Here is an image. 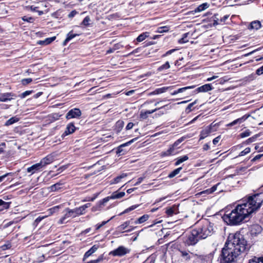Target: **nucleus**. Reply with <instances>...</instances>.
<instances>
[{"label":"nucleus","mask_w":263,"mask_h":263,"mask_svg":"<svg viewBox=\"0 0 263 263\" xmlns=\"http://www.w3.org/2000/svg\"><path fill=\"white\" fill-rule=\"evenodd\" d=\"M263 199L259 194L249 196L243 200V203L238 204L229 213L222 216L223 220L229 225L239 224L249 215L257 211L261 206Z\"/></svg>","instance_id":"f257e3e1"},{"label":"nucleus","mask_w":263,"mask_h":263,"mask_svg":"<svg viewBox=\"0 0 263 263\" xmlns=\"http://www.w3.org/2000/svg\"><path fill=\"white\" fill-rule=\"evenodd\" d=\"M249 249V245L240 233L230 234L221 251L223 263H235Z\"/></svg>","instance_id":"f03ea898"},{"label":"nucleus","mask_w":263,"mask_h":263,"mask_svg":"<svg viewBox=\"0 0 263 263\" xmlns=\"http://www.w3.org/2000/svg\"><path fill=\"white\" fill-rule=\"evenodd\" d=\"M90 206V203H88L79 208L74 209L67 208L65 210V213L64 215L60 218L58 221L59 224H63L67 221L66 219L70 217H76L78 216L83 215L85 212V210Z\"/></svg>","instance_id":"7ed1b4c3"},{"label":"nucleus","mask_w":263,"mask_h":263,"mask_svg":"<svg viewBox=\"0 0 263 263\" xmlns=\"http://www.w3.org/2000/svg\"><path fill=\"white\" fill-rule=\"evenodd\" d=\"M195 230L198 231L199 237L201 239H205L213 233V224L205 220L201 227Z\"/></svg>","instance_id":"20e7f679"},{"label":"nucleus","mask_w":263,"mask_h":263,"mask_svg":"<svg viewBox=\"0 0 263 263\" xmlns=\"http://www.w3.org/2000/svg\"><path fill=\"white\" fill-rule=\"evenodd\" d=\"M201 239L199 237L198 232L196 230H193L189 235L185 241L186 243L189 246H193L196 244Z\"/></svg>","instance_id":"39448f33"},{"label":"nucleus","mask_w":263,"mask_h":263,"mask_svg":"<svg viewBox=\"0 0 263 263\" xmlns=\"http://www.w3.org/2000/svg\"><path fill=\"white\" fill-rule=\"evenodd\" d=\"M130 252V250L124 246H120L116 249L112 251L110 254L114 256H122Z\"/></svg>","instance_id":"423d86ee"},{"label":"nucleus","mask_w":263,"mask_h":263,"mask_svg":"<svg viewBox=\"0 0 263 263\" xmlns=\"http://www.w3.org/2000/svg\"><path fill=\"white\" fill-rule=\"evenodd\" d=\"M82 115V112L79 108H74L68 111L66 115V119L70 120L73 118L78 119Z\"/></svg>","instance_id":"0eeeda50"},{"label":"nucleus","mask_w":263,"mask_h":263,"mask_svg":"<svg viewBox=\"0 0 263 263\" xmlns=\"http://www.w3.org/2000/svg\"><path fill=\"white\" fill-rule=\"evenodd\" d=\"M55 157L53 155L50 154L45 158H43L40 162L41 166L43 168L46 165L50 164L54 160Z\"/></svg>","instance_id":"6e6552de"},{"label":"nucleus","mask_w":263,"mask_h":263,"mask_svg":"<svg viewBox=\"0 0 263 263\" xmlns=\"http://www.w3.org/2000/svg\"><path fill=\"white\" fill-rule=\"evenodd\" d=\"M16 97V95L10 92L0 93V102H7Z\"/></svg>","instance_id":"1a4fd4ad"},{"label":"nucleus","mask_w":263,"mask_h":263,"mask_svg":"<svg viewBox=\"0 0 263 263\" xmlns=\"http://www.w3.org/2000/svg\"><path fill=\"white\" fill-rule=\"evenodd\" d=\"M167 105H164L163 106L158 108H155L154 109L151 110H141L140 113V119L142 120L146 119L148 118V115L150 114H152L155 111H156L158 110H159L160 109H162L163 107H165Z\"/></svg>","instance_id":"9d476101"},{"label":"nucleus","mask_w":263,"mask_h":263,"mask_svg":"<svg viewBox=\"0 0 263 263\" xmlns=\"http://www.w3.org/2000/svg\"><path fill=\"white\" fill-rule=\"evenodd\" d=\"M212 124H211L210 125L204 128L200 132V140L203 139L205 138L206 137H208L209 135V134L212 132Z\"/></svg>","instance_id":"9b49d317"},{"label":"nucleus","mask_w":263,"mask_h":263,"mask_svg":"<svg viewBox=\"0 0 263 263\" xmlns=\"http://www.w3.org/2000/svg\"><path fill=\"white\" fill-rule=\"evenodd\" d=\"M262 231V228L259 224H253L250 227V234L252 236H256Z\"/></svg>","instance_id":"f8f14e48"},{"label":"nucleus","mask_w":263,"mask_h":263,"mask_svg":"<svg viewBox=\"0 0 263 263\" xmlns=\"http://www.w3.org/2000/svg\"><path fill=\"white\" fill-rule=\"evenodd\" d=\"M130 224V221H126L125 222H124L123 224L119 226L117 228V229H118V231H122L129 227V229L125 230V232H129L133 231V230H134L135 228V227H134L132 226H129Z\"/></svg>","instance_id":"ddd939ff"},{"label":"nucleus","mask_w":263,"mask_h":263,"mask_svg":"<svg viewBox=\"0 0 263 263\" xmlns=\"http://www.w3.org/2000/svg\"><path fill=\"white\" fill-rule=\"evenodd\" d=\"M213 87L211 84H206L200 87L197 88L194 92L195 93L198 92H205L209 91L213 89Z\"/></svg>","instance_id":"4468645a"},{"label":"nucleus","mask_w":263,"mask_h":263,"mask_svg":"<svg viewBox=\"0 0 263 263\" xmlns=\"http://www.w3.org/2000/svg\"><path fill=\"white\" fill-rule=\"evenodd\" d=\"M250 115H245L241 118H238L235 120H234L233 122L228 124L227 125V126H232L236 124H240L241 123L245 122L249 117Z\"/></svg>","instance_id":"2eb2a0df"},{"label":"nucleus","mask_w":263,"mask_h":263,"mask_svg":"<svg viewBox=\"0 0 263 263\" xmlns=\"http://www.w3.org/2000/svg\"><path fill=\"white\" fill-rule=\"evenodd\" d=\"M42 168V166H41V164L39 162L32 165L31 166L29 167H28L27 169V171L28 173H30L32 175L35 173L39 171Z\"/></svg>","instance_id":"dca6fc26"},{"label":"nucleus","mask_w":263,"mask_h":263,"mask_svg":"<svg viewBox=\"0 0 263 263\" xmlns=\"http://www.w3.org/2000/svg\"><path fill=\"white\" fill-rule=\"evenodd\" d=\"M76 129V127L73 123H70L67 125L66 129L63 135L67 136L73 133Z\"/></svg>","instance_id":"f3484780"},{"label":"nucleus","mask_w":263,"mask_h":263,"mask_svg":"<svg viewBox=\"0 0 263 263\" xmlns=\"http://www.w3.org/2000/svg\"><path fill=\"white\" fill-rule=\"evenodd\" d=\"M98 249V246L93 245L89 250H88L84 254L83 260L86 259L93 253H94Z\"/></svg>","instance_id":"a211bd4d"},{"label":"nucleus","mask_w":263,"mask_h":263,"mask_svg":"<svg viewBox=\"0 0 263 263\" xmlns=\"http://www.w3.org/2000/svg\"><path fill=\"white\" fill-rule=\"evenodd\" d=\"M209 4L207 3H203L199 5L194 11H191V13L194 14L195 13L201 12L209 8Z\"/></svg>","instance_id":"6ab92c4d"},{"label":"nucleus","mask_w":263,"mask_h":263,"mask_svg":"<svg viewBox=\"0 0 263 263\" xmlns=\"http://www.w3.org/2000/svg\"><path fill=\"white\" fill-rule=\"evenodd\" d=\"M261 27V23L259 21H254L252 22L248 28L249 29L258 30Z\"/></svg>","instance_id":"aec40b11"},{"label":"nucleus","mask_w":263,"mask_h":263,"mask_svg":"<svg viewBox=\"0 0 263 263\" xmlns=\"http://www.w3.org/2000/svg\"><path fill=\"white\" fill-rule=\"evenodd\" d=\"M176 153V149L172 145L167 151L163 152L162 153V155L163 156H166L175 155Z\"/></svg>","instance_id":"412c9836"},{"label":"nucleus","mask_w":263,"mask_h":263,"mask_svg":"<svg viewBox=\"0 0 263 263\" xmlns=\"http://www.w3.org/2000/svg\"><path fill=\"white\" fill-rule=\"evenodd\" d=\"M149 217V216L148 215L144 214L141 217L138 218L136 220H135L134 223L136 224L143 223V222L148 220Z\"/></svg>","instance_id":"4be33fe9"},{"label":"nucleus","mask_w":263,"mask_h":263,"mask_svg":"<svg viewBox=\"0 0 263 263\" xmlns=\"http://www.w3.org/2000/svg\"><path fill=\"white\" fill-rule=\"evenodd\" d=\"M127 176V174L123 173L121 174L120 176H117V177L115 178L113 180L110 181V184H117L120 182L122 179L126 177Z\"/></svg>","instance_id":"5701e85b"},{"label":"nucleus","mask_w":263,"mask_h":263,"mask_svg":"<svg viewBox=\"0 0 263 263\" xmlns=\"http://www.w3.org/2000/svg\"><path fill=\"white\" fill-rule=\"evenodd\" d=\"M55 38H56L55 36H53V37H51L47 38L45 40L39 41L37 42V44H40V45H48V44H50L53 41H54Z\"/></svg>","instance_id":"b1692460"},{"label":"nucleus","mask_w":263,"mask_h":263,"mask_svg":"<svg viewBox=\"0 0 263 263\" xmlns=\"http://www.w3.org/2000/svg\"><path fill=\"white\" fill-rule=\"evenodd\" d=\"M194 87H195V86L193 85V86H187V87H185L180 88L178 89V90H175L173 92L171 93V95L174 96V95H177V94H178L179 93L183 92H184L185 90H186L187 89H193Z\"/></svg>","instance_id":"393cba45"},{"label":"nucleus","mask_w":263,"mask_h":263,"mask_svg":"<svg viewBox=\"0 0 263 263\" xmlns=\"http://www.w3.org/2000/svg\"><path fill=\"white\" fill-rule=\"evenodd\" d=\"M170 88V87H163L162 88H157V89H155L154 91H153V92H152L151 93V95H158V94L163 93V92H165L166 90H167Z\"/></svg>","instance_id":"a878e982"},{"label":"nucleus","mask_w":263,"mask_h":263,"mask_svg":"<svg viewBox=\"0 0 263 263\" xmlns=\"http://www.w3.org/2000/svg\"><path fill=\"white\" fill-rule=\"evenodd\" d=\"M20 119L17 117L16 116H14V117H13L12 118H11L10 119H9V120H8L5 125L6 126H9V125H11L17 122H18L19 121Z\"/></svg>","instance_id":"bb28decb"},{"label":"nucleus","mask_w":263,"mask_h":263,"mask_svg":"<svg viewBox=\"0 0 263 263\" xmlns=\"http://www.w3.org/2000/svg\"><path fill=\"white\" fill-rule=\"evenodd\" d=\"M177 208L176 206H173L167 209L166 211V213L168 216H172L173 214H176Z\"/></svg>","instance_id":"cd10ccee"},{"label":"nucleus","mask_w":263,"mask_h":263,"mask_svg":"<svg viewBox=\"0 0 263 263\" xmlns=\"http://www.w3.org/2000/svg\"><path fill=\"white\" fill-rule=\"evenodd\" d=\"M188 159L189 157L187 155H184L182 157H179L176 159V161L175 163V165L176 166L179 165L180 164L187 160Z\"/></svg>","instance_id":"c85d7f7f"},{"label":"nucleus","mask_w":263,"mask_h":263,"mask_svg":"<svg viewBox=\"0 0 263 263\" xmlns=\"http://www.w3.org/2000/svg\"><path fill=\"white\" fill-rule=\"evenodd\" d=\"M125 195V193L123 192H121L120 193L114 192L110 196V198L112 199H119L123 197Z\"/></svg>","instance_id":"c756f323"},{"label":"nucleus","mask_w":263,"mask_h":263,"mask_svg":"<svg viewBox=\"0 0 263 263\" xmlns=\"http://www.w3.org/2000/svg\"><path fill=\"white\" fill-rule=\"evenodd\" d=\"M63 184L62 183H61V182L57 183L51 186V187H50L51 190L52 191H58V190L61 189L62 188H63Z\"/></svg>","instance_id":"7c9ffc66"},{"label":"nucleus","mask_w":263,"mask_h":263,"mask_svg":"<svg viewBox=\"0 0 263 263\" xmlns=\"http://www.w3.org/2000/svg\"><path fill=\"white\" fill-rule=\"evenodd\" d=\"M149 36V33L147 32H143L140 34L137 38V41L141 42L144 41L146 37Z\"/></svg>","instance_id":"2f4dec72"},{"label":"nucleus","mask_w":263,"mask_h":263,"mask_svg":"<svg viewBox=\"0 0 263 263\" xmlns=\"http://www.w3.org/2000/svg\"><path fill=\"white\" fill-rule=\"evenodd\" d=\"M10 203L9 202H5L2 199H0V211L3 210L4 209H7L9 207Z\"/></svg>","instance_id":"473e14b6"},{"label":"nucleus","mask_w":263,"mask_h":263,"mask_svg":"<svg viewBox=\"0 0 263 263\" xmlns=\"http://www.w3.org/2000/svg\"><path fill=\"white\" fill-rule=\"evenodd\" d=\"M248 263H263V257H254L249 260Z\"/></svg>","instance_id":"72a5a7b5"},{"label":"nucleus","mask_w":263,"mask_h":263,"mask_svg":"<svg viewBox=\"0 0 263 263\" xmlns=\"http://www.w3.org/2000/svg\"><path fill=\"white\" fill-rule=\"evenodd\" d=\"M182 167H180L179 168H177L174 170L173 172H172L170 174L168 175V177L170 178H172L174 177L175 176H176L177 174H178L181 170H182Z\"/></svg>","instance_id":"f704fd0d"},{"label":"nucleus","mask_w":263,"mask_h":263,"mask_svg":"<svg viewBox=\"0 0 263 263\" xmlns=\"http://www.w3.org/2000/svg\"><path fill=\"white\" fill-rule=\"evenodd\" d=\"M111 199L110 198V197H107L104 199H103L102 200H100L99 202V205H98V208L100 209V208H101L104 205V204L107 202L109 199Z\"/></svg>","instance_id":"c9c22d12"},{"label":"nucleus","mask_w":263,"mask_h":263,"mask_svg":"<svg viewBox=\"0 0 263 263\" xmlns=\"http://www.w3.org/2000/svg\"><path fill=\"white\" fill-rule=\"evenodd\" d=\"M138 206V205H132L131 206H130L129 208L125 209L123 212H122V213H121L119 215H122L124 214H125V213H127L132 210H135V209H136L137 207Z\"/></svg>","instance_id":"e433bc0d"},{"label":"nucleus","mask_w":263,"mask_h":263,"mask_svg":"<svg viewBox=\"0 0 263 263\" xmlns=\"http://www.w3.org/2000/svg\"><path fill=\"white\" fill-rule=\"evenodd\" d=\"M138 206V205H132L131 206H130L129 208L125 209L123 212H122V213H121L119 215H122L124 214H125V213H127L132 210H135V209H136L137 207Z\"/></svg>","instance_id":"4c0bfd02"},{"label":"nucleus","mask_w":263,"mask_h":263,"mask_svg":"<svg viewBox=\"0 0 263 263\" xmlns=\"http://www.w3.org/2000/svg\"><path fill=\"white\" fill-rule=\"evenodd\" d=\"M189 34V33H185L183 34L182 37L179 40V42L181 44L187 43L188 42L187 37Z\"/></svg>","instance_id":"58836bf2"},{"label":"nucleus","mask_w":263,"mask_h":263,"mask_svg":"<svg viewBox=\"0 0 263 263\" xmlns=\"http://www.w3.org/2000/svg\"><path fill=\"white\" fill-rule=\"evenodd\" d=\"M170 68V65L168 62H166L165 64L160 66L158 70L160 71L164 70V69H167Z\"/></svg>","instance_id":"ea45409f"},{"label":"nucleus","mask_w":263,"mask_h":263,"mask_svg":"<svg viewBox=\"0 0 263 263\" xmlns=\"http://www.w3.org/2000/svg\"><path fill=\"white\" fill-rule=\"evenodd\" d=\"M168 30H169L168 27L163 26V27H159L158 28L157 32L159 33H164V32H166L168 31Z\"/></svg>","instance_id":"a19ab883"},{"label":"nucleus","mask_w":263,"mask_h":263,"mask_svg":"<svg viewBox=\"0 0 263 263\" xmlns=\"http://www.w3.org/2000/svg\"><path fill=\"white\" fill-rule=\"evenodd\" d=\"M251 151L250 148L247 147L243 151H241L239 154L238 155V157H240L242 156H245L248 154H249Z\"/></svg>","instance_id":"79ce46f5"},{"label":"nucleus","mask_w":263,"mask_h":263,"mask_svg":"<svg viewBox=\"0 0 263 263\" xmlns=\"http://www.w3.org/2000/svg\"><path fill=\"white\" fill-rule=\"evenodd\" d=\"M114 217V216H112L110 218V219L107 220V221H103L101 224H98L96 226V230H98L99 229H100L102 227H103V226H104L105 224H106L110 220L112 219Z\"/></svg>","instance_id":"37998d69"},{"label":"nucleus","mask_w":263,"mask_h":263,"mask_svg":"<svg viewBox=\"0 0 263 263\" xmlns=\"http://www.w3.org/2000/svg\"><path fill=\"white\" fill-rule=\"evenodd\" d=\"M90 21V17L88 16H86L82 22V25L87 26L89 24V22Z\"/></svg>","instance_id":"c03bdc74"},{"label":"nucleus","mask_w":263,"mask_h":263,"mask_svg":"<svg viewBox=\"0 0 263 263\" xmlns=\"http://www.w3.org/2000/svg\"><path fill=\"white\" fill-rule=\"evenodd\" d=\"M32 92H33V90H27V91H25V92H24L22 93H21L20 95V97L22 99L25 98L27 96L31 95L32 93Z\"/></svg>","instance_id":"a18cd8bd"},{"label":"nucleus","mask_w":263,"mask_h":263,"mask_svg":"<svg viewBox=\"0 0 263 263\" xmlns=\"http://www.w3.org/2000/svg\"><path fill=\"white\" fill-rule=\"evenodd\" d=\"M251 133L249 130H247L245 131L244 132L241 133L240 134V137L242 138L247 137H249L251 135Z\"/></svg>","instance_id":"49530a36"},{"label":"nucleus","mask_w":263,"mask_h":263,"mask_svg":"<svg viewBox=\"0 0 263 263\" xmlns=\"http://www.w3.org/2000/svg\"><path fill=\"white\" fill-rule=\"evenodd\" d=\"M116 126L117 127H118V132H120V130L123 128L124 126V122L123 121H118L117 122Z\"/></svg>","instance_id":"de8ad7c7"},{"label":"nucleus","mask_w":263,"mask_h":263,"mask_svg":"<svg viewBox=\"0 0 263 263\" xmlns=\"http://www.w3.org/2000/svg\"><path fill=\"white\" fill-rule=\"evenodd\" d=\"M79 35L78 34H73L72 33V31H70L69 32L67 35V39L69 40V41H70L71 40H72L73 38H74V37L77 36Z\"/></svg>","instance_id":"09e8293b"},{"label":"nucleus","mask_w":263,"mask_h":263,"mask_svg":"<svg viewBox=\"0 0 263 263\" xmlns=\"http://www.w3.org/2000/svg\"><path fill=\"white\" fill-rule=\"evenodd\" d=\"M103 260V257L100 256L97 259L91 260L87 263H100Z\"/></svg>","instance_id":"8fccbe9b"},{"label":"nucleus","mask_w":263,"mask_h":263,"mask_svg":"<svg viewBox=\"0 0 263 263\" xmlns=\"http://www.w3.org/2000/svg\"><path fill=\"white\" fill-rule=\"evenodd\" d=\"M32 81L31 78L24 79L22 80V83L23 85H25L31 83Z\"/></svg>","instance_id":"3c124183"},{"label":"nucleus","mask_w":263,"mask_h":263,"mask_svg":"<svg viewBox=\"0 0 263 263\" xmlns=\"http://www.w3.org/2000/svg\"><path fill=\"white\" fill-rule=\"evenodd\" d=\"M11 247V245L10 243H8V244H5V245H4L3 246H2L1 247H0V249L2 250V251H5L7 249H10Z\"/></svg>","instance_id":"603ef678"},{"label":"nucleus","mask_w":263,"mask_h":263,"mask_svg":"<svg viewBox=\"0 0 263 263\" xmlns=\"http://www.w3.org/2000/svg\"><path fill=\"white\" fill-rule=\"evenodd\" d=\"M23 20L24 21H26L28 22L32 23L34 21V18L32 17H27L26 16H24L22 18Z\"/></svg>","instance_id":"864d4df0"},{"label":"nucleus","mask_w":263,"mask_h":263,"mask_svg":"<svg viewBox=\"0 0 263 263\" xmlns=\"http://www.w3.org/2000/svg\"><path fill=\"white\" fill-rule=\"evenodd\" d=\"M138 139V138H134L132 140H131L130 141H129V142H126L125 143H124V144H121V145L124 147L125 146H126L129 144H130L134 142V141H135L136 140H137Z\"/></svg>","instance_id":"5fc2aeb1"},{"label":"nucleus","mask_w":263,"mask_h":263,"mask_svg":"<svg viewBox=\"0 0 263 263\" xmlns=\"http://www.w3.org/2000/svg\"><path fill=\"white\" fill-rule=\"evenodd\" d=\"M256 73L258 76H260L263 74V65L256 70Z\"/></svg>","instance_id":"6e6d98bb"},{"label":"nucleus","mask_w":263,"mask_h":263,"mask_svg":"<svg viewBox=\"0 0 263 263\" xmlns=\"http://www.w3.org/2000/svg\"><path fill=\"white\" fill-rule=\"evenodd\" d=\"M217 15H214V25H217L218 24H219L220 22L219 18L217 17Z\"/></svg>","instance_id":"4d7b16f0"},{"label":"nucleus","mask_w":263,"mask_h":263,"mask_svg":"<svg viewBox=\"0 0 263 263\" xmlns=\"http://www.w3.org/2000/svg\"><path fill=\"white\" fill-rule=\"evenodd\" d=\"M47 216H39L35 220L34 223H36V224H38L41 220H42L43 219H44L45 217H46Z\"/></svg>","instance_id":"13d9d810"},{"label":"nucleus","mask_w":263,"mask_h":263,"mask_svg":"<svg viewBox=\"0 0 263 263\" xmlns=\"http://www.w3.org/2000/svg\"><path fill=\"white\" fill-rule=\"evenodd\" d=\"M263 156V154H258L257 155H256L255 157H254L252 160H251V161L252 162H254L258 159H259L260 158H261L262 157V156Z\"/></svg>","instance_id":"bf43d9fd"},{"label":"nucleus","mask_w":263,"mask_h":263,"mask_svg":"<svg viewBox=\"0 0 263 263\" xmlns=\"http://www.w3.org/2000/svg\"><path fill=\"white\" fill-rule=\"evenodd\" d=\"M77 14V11L75 10H72L68 15V17L72 18Z\"/></svg>","instance_id":"052dcab7"},{"label":"nucleus","mask_w":263,"mask_h":263,"mask_svg":"<svg viewBox=\"0 0 263 263\" xmlns=\"http://www.w3.org/2000/svg\"><path fill=\"white\" fill-rule=\"evenodd\" d=\"M12 173H6L5 174V175H3V176H0V182H2L4 179L6 177H7L8 176L10 175H11Z\"/></svg>","instance_id":"680f3d73"},{"label":"nucleus","mask_w":263,"mask_h":263,"mask_svg":"<svg viewBox=\"0 0 263 263\" xmlns=\"http://www.w3.org/2000/svg\"><path fill=\"white\" fill-rule=\"evenodd\" d=\"M134 125V124L133 123H132V122L128 123L126 126V129L129 130V129H132Z\"/></svg>","instance_id":"e2e57ef3"},{"label":"nucleus","mask_w":263,"mask_h":263,"mask_svg":"<svg viewBox=\"0 0 263 263\" xmlns=\"http://www.w3.org/2000/svg\"><path fill=\"white\" fill-rule=\"evenodd\" d=\"M181 253L182 256L185 257L186 256L187 258H189V259L190 258V256L188 253L186 251H181Z\"/></svg>","instance_id":"0e129e2a"},{"label":"nucleus","mask_w":263,"mask_h":263,"mask_svg":"<svg viewBox=\"0 0 263 263\" xmlns=\"http://www.w3.org/2000/svg\"><path fill=\"white\" fill-rule=\"evenodd\" d=\"M220 139V136H218V137H216L215 138H214L213 140V144L214 145L217 144L218 143V142L219 141Z\"/></svg>","instance_id":"69168bd1"},{"label":"nucleus","mask_w":263,"mask_h":263,"mask_svg":"<svg viewBox=\"0 0 263 263\" xmlns=\"http://www.w3.org/2000/svg\"><path fill=\"white\" fill-rule=\"evenodd\" d=\"M144 177H139L138 179H137V181L135 183V185H137L138 184H139L140 183H141L142 182V181L143 180Z\"/></svg>","instance_id":"338daca9"},{"label":"nucleus","mask_w":263,"mask_h":263,"mask_svg":"<svg viewBox=\"0 0 263 263\" xmlns=\"http://www.w3.org/2000/svg\"><path fill=\"white\" fill-rule=\"evenodd\" d=\"M196 101H195V102L192 103H190L188 105L187 107H186V110H192V107H193V106L196 103Z\"/></svg>","instance_id":"774afa93"}]
</instances>
